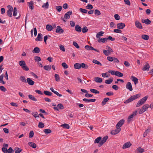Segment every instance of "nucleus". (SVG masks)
<instances>
[{
	"instance_id": "nucleus-1",
	"label": "nucleus",
	"mask_w": 153,
	"mask_h": 153,
	"mask_svg": "<svg viewBox=\"0 0 153 153\" xmlns=\"http://www.w3.org/2000/svg\"><path fill=\"white\" fill-rule=\"evenodd\" d=\"M72 11H69L67 12L64 15V18H63L62 16L61 17V19L65 22H66V19H69L70 18V16L72 14Z\"/></svg>"
},
{
	"instance_id": "nucleus-2",
	"label": "nucleus",
	"mask_w": 153,
	"mask_h": 153,
	"mask_svg": "<svg viewBox=\"0 0 153 153\" xmlns=\"http://www.w3.org/2000/svg\"><path fill=\"white\" fill-rule=\"evenodd\" d=\"M149 107V105L148 104H146L143 105L141 108L139 110V114H142L146 111Z\"/></svg>"
},
{
	"instance_id": "nucleus-3",
	"label": "nucleus",
	"mask_w": 153,
	"mask_h": 153,
	"mask_svg": "<svg viewBox=\"0 0 153 153\" xmlns=\"http://www.w3.org/2000/svg\"><path fill=\"white\" fill-rule=\"evenodd\" d=\"M9 10L7 12V15L10 17H11L12 16V12L13 10V8L10 5H8L7 6Z\"/></svg>"
},
{
	"instance_id": "nucleus-4",
	"label": "nucleus",
	"mask_w": 153,
	"mask_h": 153,
	"mask_svg": "<svg viewBox=\"0 0 153 153\" xmlns=\"http://www.w3.org/2000/svg\"><path fill=\"white\" fill-rule=\"evenodd\" d=\"M108 138L107 136H105L101 140V141L99 143L98 146L99 147L101 146L106 141Z\"/></svg>"
},
{
	"instance_id": "nucleus-5",
	"label": "nucleus",
	"mask_w": 153,
	"mask_h": 153,
	"mask_svg": "<svg viewBox=\"0 0 153 153\" xmlns=\"http://www.w3.org/2000/svg\"><path fill=\"white\" fill-rule=\"evenodd\" d=\"M64 108V107L61 103H59L57 105L56 107H53V109L57 111H59V109H63Z\"/></svg>"
},
{
	"instance_id": "nucleus-6",
	"label": "nucleus",
	"mask_w": 153,
	"mask_h": 153,
	"mask_svg": "<svg viewBox=\"0 0 153 153\" xmlns=\"http://www.w3.org/2000/svg\"><path fill=\"white\" fill-rule=\"evenodd\" d=\"M121 128L116 127V128L114 130H112L111 131V134L113 135H115L121 131Z\"/></svg>"
},
{
	"instance_id": "nucleus-7",
	"label": "nucleus",
	"mask_w": 153,
	"mask_h": 153,
	"mask_svg": "<svg viewBox=\"0 0 153 153\" xmlns=\"http://www.w3.org/2000/svg\"><path fill=\"white\" fill-rule=\"evenodd\" d=\"M137 111H135V112H133L131 115L129 116L128 117V122H130L132 120V119L133 117L137 114Z\"/></svg>"
},
{
	"instance_id": "nucleus-8",
	"label": "nucleus",
	"mask_w": 153,
	"mask_h": 153,
	"mask_svg": "<svg viewBox=\"0 0 153 153\" xmlns=\"http://www.w3.org/2000/svg\"><path fill=\"white\" fill-rule=\"evenodd\" d=\"M132 145L130 142H128L125 143L123 146L122 149H125L129 148Z\"/></svg>"
},
{
	"instance_id": "nucleus-9",
	"label": "nucleus",
	"mask_w": 153,
	"mask_h": 153,
	"mask_svg": "<svg viewBox=\"0 0 153 153\" xmlns=\"http://www.w3.org/2000/svg\"><path fill=\"white\" fill-rule=\"evenodd\" d=\"M125 120L123 119L120 120L116 125V127L120 128L124 124Z\"/></svg>"
},
{
	"instance_id": "nucleus-10",
	"label": "nucleus",
	"mask_w": 153,
	"mask_h": 153,
	"mask_svg": "<svg viewBox=\"0 0 153 153\" xmlns=\"http://www.w3.org/2000/svg\"><path fill=\"white\" fill-rule=\"evenodd\" d=\"M117 25V28L120 29H123L126 26L125 24L123 23H118Z\"/></svg>"
},
{
	"instance_id": "nucleus-11",
	"label": "nucleus",
	"mask_w": 153,
	"mask_h": 153,
	"mask_svg": "<svg viewBox=\"0 0 153 153\" xmlns=\"http://www.w3.org/2000/svg\"><path fill=\"white\" fill-rule=\"evenodd\" d=\"M126 88L130 91H132L133 90L132 85L130 82H128L127 83L126 85Z\"/></svg>"
},
{
	"instance_id": "nucleus-12",
	"label": "nucleus",
	"mask_w": 153,
	"mask_h": 153,
	"mask_svg": "<svg viewBox=\"0 0 153 153\" xmlns=\"http://www.w3.org/2000/svg\"><path fill=\"white\" fill-rule=\"evenodd\" d=\"M56 32L59 33H62L64 32V30L61 28L59 26H58L57 27V28L56 30Z\"/></svg>"
},
{
	"instance_id": "nucleus-13",
	"label": "nucleus",
	"mask_w": 153,
	"mask_h": 153,
	"mask_svg": "<svg viewBox=\"0 0 153 153\" xmlns=\"http://www.w3.org/2000/svg\"><path fill=\"white\" fill-rule=\"evenodd\" d=\"M108 39L107 38H104L102 39L99 38L97 39L98 42L99 43L102 42L104 43L106 42L107 41Z\"/></svg>"
},
{
	"instance_id": "nucleus-14",
	"label": "nucleus",
	"mask_w": 153,
	"mask_h": 153,
	"mask_svg": "<svg viewBox=\"0 0 153 153\" xmlns=\"http://www.w3.org/2000/svg\"><path fill=\"white\" fill-rule=\"evenodd\" d=\"M35 40L36 41H41L42 40V35L41 33H38L37 37L36 38Z\"/></svg>"
},
{
	"instance_id": "nucleus-15",
	"label": "nucleus",
	"mask_w": 153,
	"mask_h": 153,
	"mask_svg": "<svg viewBox=\"0 0 153 153\" xmlns=\"http://www.w3.org/2000/svg\"><path fill=\"white\" fill-rule=\"evenodd\" d=\"M135 25L139 29H142L143 27L142 25L139 21H136L135 22Z\"/></svg>"
},
{
	"instance_id": "nucleus-16",
	"label": "nucleus",
	"mask_w": 153,
	"mask_h": 153,
	"mask_svg": "<svg viewBox=\"0 0 153 153\" xmlns=\"http://www.w3.org/2000/svg\"><path fill=\"white\" fill-rule=\"evenodd\" d=\"M149 68L150 66L149 64L148 63H147L144 65L142 69L143 71H148Z\"/></svg>"
},
{
	"instance_id": "nucleus-17",
	"label": "nucleus",
	"mask_w": 153,
	"mask_h": 153,
	"mask_svg": "<svg viewBox=\"0 0 153 153\" xmlns=\"http://www.w3.org/2000/svg\"><path fill=\"white\" fill-rule=\"evenodd\" d=\"M27 81L28 84L30 85H33L34 84V82L30 78H28L27 79Z\"/></svg>"
},
{
	"instance_id": "nucleus-18",
	"label": "nucleus",
	"mask_w": 153,
	"mask_h": 153,
	"mask_svg": "<svg viewBox=\"0 0 153 153\" xmlns=\"http://www.w3.org/2000/svg\"><path fill=\"white\" fill-rule=\"evenodd\" d=\"M131 79H132V80L134 82L135 85H136L138 83V79L137 78L133 76H131Z\"/></svg>"
},
{
	"instance_id": "nucleus-19",
	"label": "nucleus",
	"mask_w": 153,
	"mask_h": 153,
	"mask_svg": "<svg viewBox=\"0 0 153 153\" xmlns=\"http://www.w3.org/2000/svg\"><path fill=\"white\" fill-rule=\"evenodd\" d=\"M50 89L51 91L54 93L57 96H59V97H61L62 96V94H59L57 91H54L53 88H50Z\"/></svg>"
},
{
	"instance_id": "nucleus-20",
	"label": "nucleus",
	"mask_w": 153,
	"mask_h": 153,
	"mask_svg": "<svg viewBox=\"0 0 153 153\" xmlns=\"http://www.w3.org/2000/svg\"><path fill=\"white\" fill-rule=\"evenodd\" d=\"M75 30L78 32H80L82 30V28L78 25H76L75 26Z\"/></svg>"
},
{
	"instance_id": "nucleus-21",
	"label": "nucleus",
	"mask_w": 153,
	"mask_h": 153,
	"mask_svg": "<svg viewBox=\"0 0 153 153\" xmlns=\"http://www.w3.org/2000/svg\"><path fill=\"white\" fill-rule=\"evenodd\" d=\"M134 100V99L133 96H132L131 97H130L129 99H128V100H126L124 102V103L126 104Z\"/></svg>"
},
{
	"instance_id": "nucleus-22",
	"label": "nucleus",
	"mask_w": 153,
	"mask_h": 153,
	"mask_svg": "<svg viewBox=\"0 0 153 153\" xmlns=\"http://www.w3.org/2000/svg\"><path fill=\"white\" fill-rule=\"evenodd\" d=\"M74 68L76 69H79L81 68V64L76 63L74 65Z\"/></svg>"
},
{
	"instance_id": "nucleus-23",
	"label": "nucleus",
	"mask_w": 153,
	"mask_h": 153,
	"mask_svg": "<svg viewBox=\"0 0 153 153\" xmlns=\"http://www.w3.org/2000/svg\"><path fill=\"white\" fill-rule=\"evenodd\" d=\"M28 3L29 4V8L32 10H33L34 9V3L33 2L31 1L30 2H28Z\"/></svg>"
},
{
	"instance_id": "nucleus-24",
	"label": "nucleus",
	"mask_w": 153,
	"mask_h": 153,
	"mask_svg": "<svg viewBox=\"0 0 153 153\" xmlns=\"http://www.w3.org/2000/svg\"><path fill=\"white\" fill-rule=\"evenodd\" d=\"M83 100L84 102H94L96 101V99H88L86 98H84L83 99Z\"/></svg>"
},
{
	"instance_id": "nucleus-25",
	"label": "nucleus",
	"mask_w": 153,
	"mask_h": 153,
	"mask_svg": "<svg viewBox=\"0 0 153 153\" xmlns=\"http://www.w3.org/2000/svg\"><path fill=\"white\" fill-rule=\"evenodd\" d=\"M95 81L97 83H100L102 82V79L101 78L97 77L94 78Z\"/></svg>"
},
{
	"instance_id": "nucleus-26",
	"label": "nucleus",
	"mask_w": 153,
	"mask_h": 153,
	"mask_svg": "<svg viewBox=\"0 0 153 153\" xmlns=\"http://www.w3.org/2000/svg\"><path fill=\"white\" fill-rule=\"evenodd\" d=\"M29 98L31 100L35 102L37 101V99L31 95L29 94L28 95Z\"/></svg>"
},
{
	"instance_id": "nucleus-27",
	"label": "nucleus",
	"mask_w": 153,
	"mask_h": 153,
	"mask_svg": "<svg viewBox=\"0 0 153 153\" xmlns=\"http://www.w3.org/2000/svg\"><path fill=\"white\" fill-rule=\"evenodd\" d=\"M28 145L33 148H35L36 147V145L34 143L32 142H29L28 143Z\"/></svg>"
},
{
	"instance_id": "nucleus-28",
	"label": "nucleus",
	"mask_w": 153,
	"mask_h": 153,
	"mask_svg": "<svg viewBox=\"0 0 153 153\" xmlns=\"http://www.w3.org/2000/svg\"><path fill=\"white\" fill-rule=\"evenodd\" d=\"M51 65H45L44 66L43 68L45 70L49 71L51 70Z\"/></svg>"
},
{
	"instance_id": "nucleus-29",
	"label": "nucleus",
	"mask_w": 153,
	"mask_h": 153,
	"mask_svg": "<svg viewBox=\"0 0 153 153\" xmlns=\"http://www.w3.org/2000/svg\"><path fill=\"white\" fill-rule=\"evenodd\" d=\"M113 78H111L109 79L106 80L105 81V83L107 84H110L112 83V82H113Z\"/></svg>"
},
{
	"instance_id": "nucleus-30",
	"label": "nucleus",
	"mask_w": 153,
	"mask_h": 153,
	"mask_svg": "<svg viewBox=\"0 0 153 153\" xmlns=\"http://www.w3.org/2000/svg\"><path fill=\"white\" fill-rule=\"evenodd\" d=\"M40 51V49L38 47H35L33 51V52L35 53H38Z\"/></svg>"
},
{
	"instance_id": "nucleus-31",
	"label": "nucleus",
	"mask_w": 153,
	"mask_h": 153,
	"mask_svg": "<svg viewBox=\"0 0 153 153\" xmlns=\"http://www.w3.org/2000/svg\"><path fill=\"white\" fill-rule=\"evenodd\" d=\"M19 65L22 67V68L26 65L25 61L23 60H21L19 61Z\"/></svg>"
},
{
	"instance_id": "nucleus-32",
	"label": "nucleus",
	"mask_w": 153,
	"mask_h": 153,
	"mask_svg": "<svg viewBox=\"0 0 153 153\" xmlns=\"http://www.w3.org/2000/svg\"><path fill=\"white\" fill-rule=\"evenodd\" d=\"M104 32L103 31H100L96 35V37L97 38H100V36H103V34H104Z\"/></svg>"
},
{
	"instance_id": "nucleus-33",
	"label": "nucleus",
	"mask_w": 153,
	"mask_h": 153,
	"mask_svg": "<svg viewBox=\"0 0 153 153\" xmlns=\"http://www.w3.org/2000/svg\"><path fill=\"white\" fill-rule=\"evenodd\" d=\"M102 137H99L97 138L94 140V143H99L101 141Z\"/></svg>"
},
{
	"instance_id": "nucleus-34",
	"label": "nucleus",
	"mask_w": 153,
	"mask_h": 153,
	"mask_svg": "<svg viewBox=\"0 0 153 153\" xmlns=\"http://www.w3.org/2000/svg\"><path fill=\"white\" fill-rule=\"evenodd\" d=\"M109 100V99L108 98H105L102 101V104L103 105H105L106 102Z\"/></svg>"
},
{
	"instance_id": "nucleus-35",
	"label": "nucleus",
	"mask_w": 153,
	"mask_h": 153,
	"mask_svg": "<svg viewBox=\"0 0 153 153\" xmlns=\"http://www.w3.org/2000/svg\"><path fill=\"white\" fill-rule=\"evenodd\" d=\"M141 37L143 39L145 40H147L149 39V36L148 35H142Z\"/></svg>"
},
{
	"instance_id": "nucleus-36",
	"label": "nucleus",
	"mask_w": 153,
	"mask_h": 153,
	"mask_svg": "<svg viewBox=\"0 0 153 153\" xmlns=\"http://www.w3.org/2000/svg\"><path fill=\"white\" fill-rule=\"evenodd\" d=\"M47 30L48 31H51L53 29L52 26L50 25H47L46 26Z\"/></svg>"
},
{
	"instance_id": "nucleus-37",
	"label": "nucleus",
	"mask_w": 153,
	"mask_h": 153,
	"mask_svg": "<svg viewBox=\"0 0 153 153\" xmlns=\"http://www.w3.org/2000/svg\"><path fill=\"white\" fill-rule=\"evenodd\" d=\"M87 69L88 68V66L86 64L84 63H82L81 64V68Z\"/></svg>"
},
{
	"instance_id": "nucleus-38",
	"label": "nucleus",
	"mask_w": 153,
	"mask_h": 153,
	"mask_svg": "<svg viewBox=\"0 0 153 153\" xmlns=\"http://www.w3.org/2000/svg\"><path fill=\"white\" fill-rule=\"evenodd\" d=\"M48 2H47L46 3H44L42 5V7L43 8L47 9L48 8Z\"/></svg>"
},
{
	"instance_id": "nucleus-39",
	"label": "nucleus",
	"mask_w": 153,
	"mask_h": 153,
	"mask_svg": "<svg viewBox=\"0 0 153 153\" xmlns=\"http://www.w3.org/2000/svg\"><path fill=\"white\" fill-rule=\"evenodd\" d=\"M137 150L139 153H142L144 152V149L142 148L141 147H139L137 149Z\"/></svg>"
},
{
	"instance_id": "nucleus-40",
	"label": "nucleus",
	"mask_w": 153,
	"mask_h": 153,
	"mask_svg": "<svg viewBox=\"0 0 153 153\" xmlns=\"http://www.w3.org/2000/svg\"><path fill=\"white\" fill-rule=\"evenodd\" d=\"M90 90L91 92L96 94H98L100 93L99 91L94 89H90Z\"/></svg>"
},
{
	"instance_id": "nucleus-41",
	"label": "nucleus",
	"mask_w": 153,
	"mask_h": 153,
	"mask_svg": "<svg viewBox=\"0 0 153 153\" xmlns=\"http://www.w3.org/2000/svg\"><path fill=\"white\" fill-rule=\"evenodd\" d=\"M94 63L97 64L98 65L101 66L102 65L101 63L100 62L96 59H93L92 61Z\"/></svg>"
},
{
	"instance_id": "nucleus-42",
	"label": "nucleus",
	"mask_w": 153,
	"mask_h": 153,
	"mask_svg": "<svg viewBox=\"0 0 153 153\" xmlns=\"http://www.w3.org/2000/svg\"><path fill=\"white\" fill-rule=\"evenodd\" d=\"M116 76L119 77H122L123 76V73L118 71H116Z\"/></svg>"
},
{
	"instance_id": "nucleus-43",
	"label": "nucleus",
	"mask_w": 153,
	"mask_h": 153,
	"mask_svg": "<svg viewBox=\"0 0 153 153\" xmlns=\"http://www.w3.org/2000/svg\"><path fill=\"white\" fill-rule=\"evenodd\" d=\"M44 93L46 95L48 96H51L52 93L49 91H44Z\"/></svg>"
},
{
	"instance_id": "nucleus-44",
	"label": "nucleus",
	"mask_w": 153,
	"mask_h": 153,
	"mask_svg": "<svg viewBox=\"0 0 153 153\" xmlns=\"http://www.w3.org/2000/svg\"><path fill=\"white\" fill-rule=\"evenodd\" d=\"M3 74H2L1 76H0V83H2L4 84L5 83V82L3 80Z\"/></svg>"
},
{
	"instance_id": "nucleus-45",
	"label": "nucleus",
	"mask_w": 153,
	"mask_h": 153,
	"mask_svg": "<svg viewBox=\"0 0 153 153\" xmlns=\"http://www.w3.org/2000/svg\"><path fill=\"white\" fill-rule=\"evenodd\" d=\"M15 153H20L22 151V149L16 147L14 149Z\"/></svg>"
},
{
	"instance_id": "nucleus-46",
	"label": "nucleus",
	"mask_w": 153,
	"mask_h": 153,
	"mask_svg": "<svg viewBox=\"0 0 153 153\" xmlns=\"http://www.w3.org/2000/svg\"><path fill=\"white\" fill-rule=\"evenodd\" d=\"M20 80L22 82H25V83H26L27 81L26 80V79L25 77L24 76H20Z\"/></svg>"
},
{
	"instance_id": "nucleus-47",
	"label": "nucleus",
	"mask_w": 153,
	"mask_h": 153,
	"mask_svg": "<svg viewBox=\"0 0 153 153\" xmlns=\"http://www.w3.org/2000/svg\"><path fill=\"white\" fill-rule=\"evenodd\" d=\"M61 126L67 129H69L70 128L69 125L68 124L66 123L61 125Z\"/></svg>"
},
{
	"instance_id": "nucleus-48",
	"label": "nucleus",
	"mask_w": 153,
	"mask_h": 153,
	"mask_svg": "<svg viewBox=\"0 0 153 153\" xmlns=\"http://www.w3.org/2000/svg\"><path fill=\"white\" fill-rule=\"evenodd\" d=\"M45 125L44 124L41 122H39V123L38 127L40 128H42L44 127Z\"/></svg>"
},
{
	"instance_id": "nucleus-49",
	"label": "nucleus",
	"mask_w": 153,
	"mask_h": 153,
	"mask_svg": "<svg viewBox=\"0 0 153 153\" xmlns=\"http://www.w3.org/2000/svg\"><path fill=\"white\" fill-rule=\"evenodd\" d=\"M55 78V80L57 81L58 82L60 80V78L59 75L57 74H55L54 75Z\"/></svg>"
},
{
	"instance_id": "nucleus-50",
	"label": "nucleus",
	"mask_w": 153,
	"mask_h": 153,
	"mask_svg": "<svg viewBox=\"0 0 153 153\" xmlns=\"http://www.w3.org/2000/svg\"><path fill=\"white\" fill-rule=\"evenodd\" d=\"M88 30L87 28V27L86 26H85L83 27L82 31L83 33H85L87 32L88 31Z\"/></svg>"
},
{
	"instance_id": "nucleus-51",
	"label": "nucleus",
	"mask_w": 153,
	"mask_h": 153,
	"mask_svg": "<svg viewBox=\"0 0 153 153\" xmlns=\"http://www.w3.org/2000/svg\"><path fill=\"white\" fill-rule=\"evenodd\" d=\"M95 14L97 16H99L101 14L100 11L97 9H96L94 11Z\"/></svg>"
},
{
	"instance_id": "nucleus-52",
	"label": "nucleus",
	"mask_w": 153,
	"mask_h": 153,
	"mask_svg": "<svg viewBox=\"0 0 153 153\" xmlns=\"http://www.w3.org/2000/svg\"><path fill=\"white\" fill-rule=\"evenodd\" d=\"M79 10L81 12L83 13H86L88 12V10L85 9L80 8Z\"/></svg>"
},
{
	"instance_id": "nucleus-53",
	"label": "nucleus",
	"mask_w": 153,
	"mask_h": 153,
	"mask_svg": "<svg viewBox=\"0 0 153 153\" xmlns=\"http://www.w3.org/2000/svg\"><path fill=\"white\" fill-rule=\"evenodd\" d=\"M44 132L45 133V134H49L51 132V131L50 129H44Z\"/></svg>"
},
{
	"instance_id": "nucleus-54",
	"label": "nucleus",
	"mask_w": 153,
	"mask_h": 153,
	"mask_svg": "<svg viewBox=\"0 0 153 153\" xmlns=\"http://www.w3.org/2000/svg\"><path fill=\"white\" fill-rule=\"evenodd\" d=\"M147 97L146 96L144 97L143 98L140 100L143 103V104L147 100Z\"/></svg>"
},
{
	"instance_id": "nucleus-55",
	"label": "nucleus",
	"mask_w": 153,
	"mask_h": 153,
	"mask_svg": "<svg viewBox=\"0 0 153 153\" xmlns=\"http://www.w3.org/2000/svg\"><path fill=\"white\" fill-rule=\"evenodd\" d=\"M56 8L58 12H60L61 11L62 7L61 6H56Z\"/></svg>"
},
{
	"instance_id": "nucleus-56",
	"label": "nucleus",
	"mask_w": 153,
	"mask_h": 153,
	"mask_svg": "<svg viewBox=\"0 0 153 153\" xmlns=\"http://www.w3.org/2000/svg\"><path fill=\"white\" fill-rule=\"evenodd\" d=\"M17 13V8L16 7H15L14 9L13 13V16H16Z\"/></svg>"
},
{
	"instance_id": "nucleus-57",
	"label": "nucleus",
	"mask_w": 153,
	"mask_h": 153,
	"mask_svg": "<svg viewBox=\"0 0 153 153\" xmlns=\"http://www.w3.org/2000/svg\"><path fill=\"white\" fill-rule=\"evenodd\" d=\"M107 73H102V76L103 77H109L110 76V75L109 74L107 75Z\"/></svg>"
},
{
	"instance_id": "nucleus-58",
	"label": "nucleus",
	"mask_w": 153,
	"mask_h": 153,
	"mask_svg": "<svg viewBox=\"0 0 153 153\" xmlns=\"http://www.w3.org/2000/svg\"><path fill=\"white\" fill-rule=\"evenodd\" d=\"M140 95H141L140 94H135L134 95H133V96L134 99L135 100L136 99H137V98L139 97H140Z\"/></svg>"
},
{
	"instance_id": "nucleus-59",
	"label": "nucleus",
	"mask_w": 153,
	"mask_h": 153,
	"mask_svg": "<svg viewBox=\"0 0 153 153\" xmlns=\"http://www.w3.org/2000/svg\"><path fill=\"white\" fill-rule=\"evenodd\" d=\"M14 150L12 148L10 147L7 150V153H13Z\"/></svg>"
},
{
	"instance_id": "nucleus-60",
	"label": "nucleus",
	"mask_w": 153,
	"mask_h": 153,
	"mask_svg": "<svg viewBox=\"0 0 153 153\" xmlns=\"http://www.w3.org/2000/svg\"><path fill=\"white\" fill-rule=\"evenodd\" d=\"M143 104V103L140 100H139L137 103L136 107H138Z\"/></svg>"
},
{
	"instance_id": "nucleus-61",
	"label": "nucleus",
	"mask_w": 153,
	"mask_h": 153,
	"mask_svg": "<svg viewBox=\"0 0 153 153\" xmlns=\"http://www.w3.org/2000/svg\"><path fill=\"white\" fill-rule=\"evenodd\" d=\"M32 114L34 116V117L36 118H37V117H39V115H38V113L37 112H33L32 113Z\"/></svg>"
},
{
	"instance_id": "nucleus-62",
	"label": "nucleus",
	"mask_w": 153,
	"mask_h": 153,
	"mask_svg": "<svg viewBox=\"0 0 153 153\" xmlns=\"http://www.w3.org/2000/svg\"><path fill=\"white\" fill-rule=\"evenodd\" d=\"M120 29H115L114 30V31L115 33H121L122 32L121 30H120Z\"/></svg>"
},
{
	"instance_id": "nucleus-63",
	"label": "nucleus",
	"mask_w": 153,
	"mask_h": 153,
	"mask_svg": "<svg viewBox=\"0 0 153 153\" xmlns=\"http://www.w3.org/2000/svg\"><path fill=\"white\" fill-rule=\"evenodd\" d=\"M115 19L117 20H119L120 19V16L118 14H115L114 15Z\"/></svg>"
},
{
	"instance_id": "nucleus-64",
	"label": "nucleus",
	"mask_w": 153,
	"mask_h": 153,
	"mask_svg": "<svg viewBox=\"0 0 153 153\" xmlns=\"http://www.w3.org/2000/svg\"><path fill=\"white\" fill-rule=\"evenodd\" d=\"M34 135V132L33 131H30L29 134V137L30 138L32 137Z\"/></svg>"
}]
</instances>
